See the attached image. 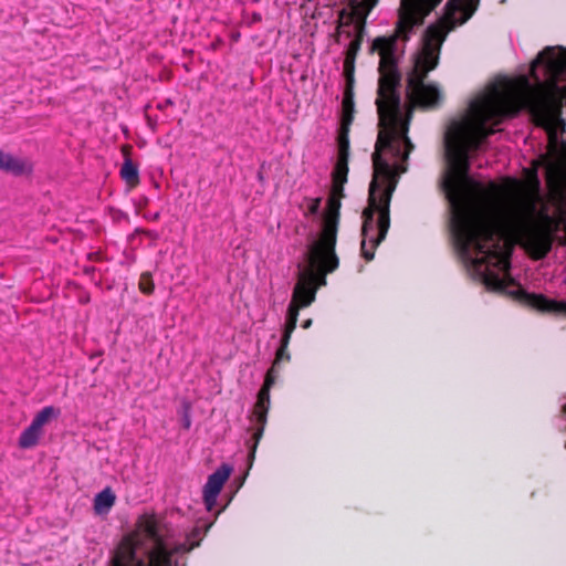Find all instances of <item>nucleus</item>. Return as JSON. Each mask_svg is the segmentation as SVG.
Instances as JSON below:
<instances>
[{
	"label": "nucleus",
	"mask_w": 566,
	"mask_h": 566,
	"mask_svg": "<svg viewBox=\"0 0 566 566\" xmlns=\"http://www.w3.org/2000/svg\"><path fill=\"white\" fill-rule=\"evenodd\" d=\"M367 10L358 17L357 11H339L336 42L342 38L352 40L364 33L365 19L378 0H363ZM441 0H400L396 31L389 36L373 41L371 50L379 54L378 97L379 133L373 153L374 176L369 185L368 207L363 212L361 252L374 249L386 238L390 226L389 206L400 174L406 172V160L413 149L408 137L411 111L406 112L401 103V75L398 62L405 53V43L422 24L423 19ZM479 0H450L447 14L427 28L421 46L413 56V66L407 77L406 94L412 106L436 107L442 95L433 84H426L427 73L438 65L440 49L448 32L464 23L476 9Z\"/></svg>",
	"instance_id": "nucleus-1"
},
{
	"label": "nucleus",
	"mask_w": 566,
	"mask_h": 566,
	"mask_svg": "<svg viewBox=\"0 0 566 566\" xmlns=\"http://www.w3.org/2000/svg\"><path fill=\"white\" fill-rule=\"evenodd\" d=\"M441 186L454 245L470 274L489 290L524 297L537 310L566 313V303L527 294L509 273L515 242L534 259L544 258L552 248L553 220L542 199L509 192L471 175L444 174Z\"/></svg>",
	"instance_id": "nucleus-2"
},
{
	"label": "nucleus",
	"mask_w": 566,
	"mask_h": 566,
	"mask_svg": "<svg viewBox=\"0 0 566 566\" xmlns=\"http://www.w3.org/2000/svg\"><path fill=\"white\" fill-rule=\"evenodd\" d=\"M538 69H542L548 84L554 86L565 70V62L553 48H546L538 53L530 69L537 86H533L526 76H522L518 83L502 78L472 99L467 112L451 122L443 138L446 175H470V158L483 148L486 138L494 133L493 127L486 126L488 123L496 126L522 109H526L535 125L545 130L551 144H557L559 138L564 143L566 122L562 117V102L547 92Z\"/></svg>",
	"instance_id": "nucleus-3"
},
{
	"label": "nucleus",
	"mask_w": 566,
	"mask_h": 566,
	"mask_svg": "<svg viewBox=\"0 0 566 566\" xmlns=\"http://www.w3.org/2000/svg\"><path fill=\"white\" fill-rule=\"evenodd\" d=\"M198 545L174 542L160 518L145 514L135 530L122 537L108 566H185L184 555Z\"/></svg>",
	"instance_id": "nucleus-4"
},
{
	"label": "nucleus",
	"mask_w": 566,
	"mask_h": 566,
	"mask_svg": "<svg viewBox=\"0 0 566 566\" xmlns=\"http://www.w3.org/2000/svg\"><path fill=\"white\" fill-rule=\"evenodd\" d=\"M339 202L328 199V210L322 216L321 232L304 252V261L297 264V282L290 304L310 306L316 296L318 286L326 285V274L334 272L339 264L335 253L339 219Z\"/></svg>",
	"instance_id": "nucleus-5"
},
{
	"label": "nucleus",
	"mask_w": 566,
	"mask_h": 566,
	"mask_svg": "<svg viewBox=\"0 0 566 566\" xmlns=\"http://www.w3.org/2000/svg\"><path fill=\"white\" fill-rule=\"evenodd\" d=\"M275 366L276 365L273 364V366L268 371L264 385L261 388V390L259 391L258 401L254 406L253 417L255 418L258 427L253 433V443L250 447V454H249L250 464L254 460L258 444H259V442L263 436V432H264L268 410L270 407V388L274 385L275 378H276Z\"/></svg>",
	"instance_id": "nucleus-6"
},
{
	"label": "nucleus",
	"mask_w": 566,
	"mask_h": 566,
	"mask_svg": "<svg viewBox=\"0 0 566 566\" xmlns=\"http://www.w3.org/2000/svg\"><path fill=\"white\" fill-rule=\"evenodd\" d=\"M232 472V467L229 464H222L212 474L209 475L207 483L203 488V501L208 511H211L216 503L217 497L229 479Z\"/></svg>",
	"instance_id": "nucleus-7"
},
{
	"label": "nucleus",
	"mask_w": 566,
	"mask_h": 566,
	"mask_svg": "<svg viewBox=\"0 0 566 566\" xmlns=\"http://www.w3.org/2000/svg\"><path fill=\"white\" fill-rule=\"evenodd\" d=\"M297 306L294 304H290L287 308L286 324L284 327L283 336L281 339V346L277 349L276 358L274 360V365H277L279 361L283 358L290 359V355L286 353V348L291 338L292 333L294 332L297 323Z\"/></svg>",
	"instance_id": "nucleus-8"
},
{
	"label": "nucleus",
	"mask_w": 566,
	"mask_h": 566,
	"mask_svg": "<svg viewBox=\"0 0 566 566\" xmlns=\"http://www.w3.org/2000/svg\"><path fill=\"white\" fill-rule=\"evenodd\" d=\"M348 150H349V142L346 136V133H343L338 139V158L334 169V179L338 184H343L346 181L347 172H348Z\"/></svg>",
	"instance_id": "nucleus-9"
},
{
	"label": "nucleus",
	"mask_w": 566,
	"mask_h": 566,
	"mask_svg": "<svg viewBox=\"0 0 566 566\" xmlns=\"http://www.w3.org/2000/svg\"><path fill=\"white\" fill-rule=\"evenodd\" d=\"M0 170L13 175H23L31 171L29 161L12 156L11 154L0 151Z\"/></svg>",
	"instance_id": "nucleus-10"
},
{
	"label": "nucleus",
	"mask_w": 566,
	"mask_h": 566,
	"mask_svg": "<svg viewBox=\"0 0 566 566\" xmlns=\"http://www.w3.org/2000/svg\"><path fill=\"white\" fill-rule=\"evenodd\" d=\"M116 500L115 494L109 488L97 493L94 499V511L96 514H106L109 512Z\"/></svg>",
	"instance_id": "nucleus-11"
},
{
	"label": "nucleus",
	"mask_w": 566,
	"mask_h": 566,
	"mask_svg": "<svg viewBox=\"0 0 566 566\" xmlns=\"http://www.w3.org/2000/svg\"><path fill=\"white\" fill-rule=\"evenodd\" d=\"M364 33L356 35L354 39L349 40L346 45V57L344 61V67L347 73L352 72L354 69V63L358 51L360 50V45L363 42Z\"/></svg>",
	"instance_id": "nucleus-12"
},
{
	"label": "nucleus",
	"mask_w": 566,
	"mask_h": 566,
	"mask_svg": "<svg viewBox=\"0 0 566 566\" xmlns=\"http://www.w3.org/2000/svg\"><path fill=\"white\" fill-rule=\"evenodd\" d=\"M42 436V430L35 427L32 422L25 428L19 439V446L22 449H29L39 442L40 437Z\"/></svg>",
	"instance_id": "nucleus-13"
},
{
	"label": "nucleus",
	"mask_w": 566,
	"mask_h": 566,
	"mask_svg": "<svg viewBox=\"0 0 566 566\" xmlns=\"http://www.w3.org/2000/svg\"><path fill=\"white\" fill-rule=\"evenodd\" d=\"M120 177L130 186H136L139 181L137 167L130 159H126L120 168Z\"/></svg>",
	"instance_id": "nucleus-14"
},
{
	"label": "nucleus",
	"mask_w": 566,
	"mask_h": 566,
	"mask_svg": "<svg viewBox=\"0 0 566 566\" xmlns=\"http://www.w3.org/2000/svg\"><path fill=\"white\" fill-rule=\"evenodd\" d=\"M60 411L52 406L44 407L39 411L32 420V423L42 430L43 426L46 424L50 419L56 418Z\"/></svg>",
	"instance_id": "nucleus-15"
},
{
	"label": "nucleus",
	"mask_w": 566,
	"mask_h": 566,
	"mask_svg": "<svg viewBox=\"0 0 566 566\" xmlns=\"http://www.w3.org/2000/svg\"><path fill=\"white\" fill-rule=\"evenodd\" d=\"M139 290L144 294H151L155 290V284L151 280L150 273L146 272L140 275L139 279Z\"/></svg>",
	"instance_id": "nucleus-16"
},
{
	"label": "nucleus",
	"mask_w": 566,
	"mask_h": 566,
	"mask_svg": "<svg viewBox=\"0 0 566 566\" xmlns=\"http://www.w3.org/2000/svg\"><path fill=\"white\" fill-rule=\"evenodd\" d=\"M319 208H321V198L308 199L307 206H306V210H307L306 214L316 216V214H318Z\"/></svg>",
	"instance_id": "nucleus-17"
},
{
	"label": "nucleus",
	"mask_w": 566,
	"mask_h": 566,
	"mask_svg": "<svg viewBox=\"0 0 566 566\" xmlns=\"http://www.w3.org/2000/svg\"><path fill=\"white\" fill-rule=\"evenodd\" d=\"M311 325H312V319L308 318V319L303 322L302 327L303 328H308Z\"/></svg>",
	"instance_id": "nucleus-18"
},
{
	"label": "nucleus",
	"mask_w": 566,
	"mask_h": 566,
	"mask_svg": "<svg viewBox=\"0 0 566 566\" xmlns=\"http://www.w3.org/2000/svg\"><path fill=\"white\" fill-rule=\"evenodd\" d=\"M191 536H200V530L199 528L193 530Z\"/></svg>",
	"instance_id": "nucleus-19"
},
{
	"label": "nucleus",
	"mask_w": 566,
	"mask_h": 566,
	"mask_svg": "<svg viewBox=\"0 0 566 566\" xmlns=\"http://www.w3.org/2000/svg\"><path fill=\"white\" fill-rule=\"evenodd\" d=\"M189 426H190V421H189V420H187V421H186V428H189Z\"/></svg>",
	"instance_id": "nucleus-20"
}]
</instances>
